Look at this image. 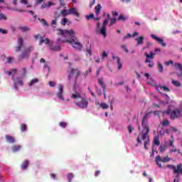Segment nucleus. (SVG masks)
<instances>
[{
  "label": "nucleus",
  "mask_w": 182,
  "mask_h": 182,
  "mask_svg": "<svg viewBox=\"0 0 182 182\" xmlns=\"http://www.w3.org/2000/svg\"><path fill=\"white\" fill-rule=\"evenodd\" d=\"M172 85L176 87H181V83L177 80H172Z\"/></svg>",
  "instance_id": "nucleus-32"
},
{
  "label": "nucleus",
  "mask_w": 182,
  "mask_h": 182,
  "mask_svg": "<svg viewBox=\"0 0 182 182\" xmlns=\"http://www.w3.org/2000/svg\"><path fill=\"white\" fill-rule=\"evenodd\" d=\"M18 85H19V86L23 85V82L22 81V77H18L16 78V81L14 80V87L16 90H18Z\"/></svg>",
  "instance_id": "nucleus-16"
},
{
  "label": "nucleus",
  "mask_w": 182,
  "mask_h": 182,
  "mask_svg": "<svg viewBox=\"0 0 182 182\" xmlns=\"http://www.w3.org/2000/svg\"><path fill=\"white\" fill-rule=\"evenodd\" d=\"M110 20V14L107 15V18L102 23V26L100 31V33L103 35L104 38L107 36V33H106V27L107 26V23H109V21Z\"/></svg>",
  "instance_id": "nucleus-8"
},
{
  "label": "nucleus",
  "mask_w": 182,
  "mask_h": 182,
  "mask_svg": "<svg viewBox=\"0 0 182 182\" xmlns=\"http://www.w3.org/2000/svg\"><path fill=\"white\" fill-rule=\"evenodd\" d=\"M100 107L103 109L104 110H106V109H109V105L105 102H102L100 105Z\"/></svg>",
  "instance_id": "nucleus-38"
},
{
  "label": "nucleus",
  "mask_w": 182,
  "mask_h": 182,
  "mask_svg": "<svg viewBox=\"0 0 182 182\" xmlns=\"http://www.w3.org/2000/svg\"><path fill=\"white\" fill-rule=\"evenodd\" d=\"M60 15L65 18V16H68V15H70L69 14V9H63L61 11H60Z\"/></svg>",
  "instance_id": "nucleus-26"
},
{
  "label": "nucleus",
  "mask_w": 182,
  "mask_h": 182,
  "mask_svg": "<svg viewBox=\"0 0 182 182\" xmlns=\"http://www.w3.org/2000/svg\"><path fill=\"white\" fill-rule=\"evenodd\" d=\"M171 160V159H170L168 156L161 158L160 155H158L155 158L156 164H157L159 168H163V166H161L160 161H161L162 163H168V161H170Z\"/></svg>",
  "instance_id": "nucleus-7"
},
{
  "label": "nucleus",
  "mask_w": 182,
  "mask_h": 182,
  "mask_svg": "<svg viewBox=\"0 0 182 182\" xmlns=\"http://www.w3.org/2000/svg\"><path fill=\"white\" fill-rule=\"evenodd\" d=\"M117 62L118 63V70H120V69H122L123 65L122 64V60L120 59V58L117 57Z\"/></svg>",
  "instance_id": "nucleus-30"
},
{
  "label": "nucleus",
  "mask_w": 182,
  "mask_h": 182,
  "mask_svg": "<svg viewBox=\"0 0 182 182\" xmlns=\"http://www.w3.org/2000/svg\"><path fill=\"white\" fill-rule=\"evenodd\" d=\"M170 124V121L168 119H164L162 122V125L164 126H168Z\"/></svg>",
  "instance_id": "nucleus-47"
},
{
  "label": "nucleus",
  "mask_w": 182,
  "mask_h": 182,
  "mask_svg": "<svg viewBox=\"0 0 182 182\" xmlns=\"http://www.w3.org/2000/svg\"><path fill=\"white\" fill-rule=\"evenodd\" d=\"M149 132H141L139 136H141V140H144V147L145 150H147V146L150 144V136H149Z\"/></svg>",
  "instance_id": "nucleus-9"
},
{
  "label": "nucleus",
  "mask_w": 182,
  "mask_h": 182,
  "mask_svg": "<svg viewBox=\"0 0 182 182\" xmlns=\"http://www.w3.org/2000/svg\"><path fill=\"white\" fill-rule=\"evenodd\" d=\"M127 19V18H126L123 15H119V18H118V21H126Z\"/></svg>",
  "instance_id": "nucleus-44"
},
{
  "label": "nucleus",
  "mask_w": 182,
  "mask_h": 182,
  "mask_svg": "<svg viewBox=\"0 0 182 182\" xmlns=\"http://www.w3.org/2000/svg\"><path fill=\"white\" fill-rule=\"evenodd\" d=\"M42 37V36H41L40 34H37L34 36V39L36 41H38V39H41V38Z\"/></svg>",
  "instance_id": "nucleus-56"
},
{
  "label": "nucleus",
  "mask_w": 182,
  "mask_h": 182,
  "mask_svg": "<svg viewBox=\"0 0 182 182\" xmlns=\"http://www.w3.org/2000/svg\"><path fill=\"white\" fill-rule=\"evenodd\" d=\"M167 149V146H166V145L164 146H161L159 147V151L160 153H163V151H165V150Z\"/></svg>",
  "instance_id": "nucleus-43"
},
{
  "label": "nucleus",
  "mask_w": 182,
  "mask_h": 182,
  "mask_svg": "<svg viewBox=\"0 0 182 182\" xmlns=\"http://www.w3.org/2000/svg\"><path fill=\"white\" fill-rule=\"evenodd\" d=\"M117 21V19H116V18H110L109 26H112V25H114Z\"/></svg>",
  "instance_id": "nucleus-41"
},
{
  "label": "nucleus",
  "mask_w": 182,
  "mask_h": 182,
  "mask_svg": "<svg viewBox=\"0 0 182 182\" xmlns=\"http://www.w3.org/2000/svg\"><path fill=\"white\" fill-rule=\"evenodd\" d=\"M122 48L124 50V52H126V53H129V49H127L126 45H122Z\"/></svg>",
  "instance_id": "nucleus-49"
},
{
  "label": "nucleus",
  "mask_w": 182,
  "mask_h": 182,
  "mask_svg": "<svg viewBox=\"0 0 182 182\" xmlns=\"http://www.w3.org/2000/svg\"><path fill=\"white\" fill-rule=\"evenodd\" d=\"M149 114H150V113H146L142 118V133H150V127H149Z\"/></svg>",
  "instance_id": "nucleus-6"
},
{
  "label": "nucleus",
  "mask_w": 182,
  "mask_h": 182,
  "mask_svg": "<svg viewBox=\"0 0 182 182\" xmlns=\"http://www.w3.org/2000/svg\"><path fill=\"white\" fill-rule=\"evenodd\" d=\"M113 103H114V98H112L111 100H110V109L111 110H113Z\"/></svg>",
  "instance_id": "nucleus-50"
},
{
  "label": "nucleus",
  "mask_w": 182,
  "mask_h": 182,
  "mask_svg": "<svg viewBox=\"0 0 182 182\" xmlns=\"http://www.w3.org/2000/svg\"><path fill=\"white\" fill-rule=\"evenodd\" d=\"M164 168H170L173 170V174H177L176 177H180V174H182V164H178L177 166L171 164H168L164 166Z\"/></svg>",
  "instance_id": "nucleus-5"
},
{
  "label": "nucleus",
  "mask_w": 182,
  "mask_h": 182,
  "mask_svg": "<svg viewBox=\"0 0 182 182\" xmlns=\"http://www.w3.org/2000/svg\"><path fill=\"white\" fill-rule=\"evenodd\" d=\"M100 175V171H96L95 173V177H97Z\"/></svg>",
  "instance_id": "nucleus-64"
},
{
  "label": "nucleus",
  "mask_w": 182,
  "mask_h": 182,
  "mask_svg": "<svg viewBox=\"0 0 182 182\" xmlns=\"http://www.w3.org/2000/svg\"><path fill=\"white\" fill-rule=\"evenodd\" d=\"M132 36L130 33H128L126 36H124L123 39L124 41H126V39H127L128 38H132Z\"/></svg>",
  "instance_id": "nucleus-60"
},
{
  "label": "nucleus",
  "mask_w": 182,
  "mask_h": 182,
  "mask_svg": "<svg viewBox=\"0 0 182 182\" xmlns=\"http://www.w3.org/2000/svg\"><path fill=\"white\" fill-rule=\"evenodd\" d=\"M144 39V36H139V38H136V41H137V45H143Z\"/></svg>",
  "instance_id": "nucleus-29"
},
{
  "label": "nucleus",
  "mask_w": 182,
  "mask_h": 182,
  "mask_svg": "<svg viewBox=\"0 0 182 182\" xmlns=\"http://www.w3.org/2000/svg\"><path fill=\"white\" fill-rule=\"evenodd\" d=\"M68 12L70 15H74V16H77V18H79L80 16V14H79V12H77V10L75 8L68 9Z\"/></svg>",
  "instance_id": "nucleus-17"
},
{
  "label": "nucleus",
  "mask_w": 182,
  "mask_h": 182,
  "mask_svg": "<svg viewBox=\"0 0 182 182\" xmlns=\"http://www.w3.org/2000/svg\"><path fill=\"white\" fill-rule=\"evenodd\" d=\"M29 166V161L26 160L21 164V170H26Z\"/></svg>",
  "instance_id": "nucleus-23"
},
{
  "label": "nucleus",
  "mask_w": 182,
  "mask_h": 182,
  "mask_svg": "<svg viewBox=\"0 0 182 182\" xmlns=\"http://www.w3.org/2000/svg\"><path fill=\"white\" fill-rule=\"evenodd\" d=\"M144 55L147 59H154V56H156V53H154L153 51H151V53L149 55L147 53H144Z\"/></svg>",
  "instance_id": "nucleus-24"
},
{
  "label": "nucleus",
  "mask_w": 182,
  "mask_h": 182,
  "mask_svg": "<svg viewBox=\"0 0 182 182\" xmlns=\"http://www.w3.org/2000/svg\"><path fill=\"white\" fill-rule=\"evenodd\" d=\"M68 80H74L76 82L77 77L80 76V70L77 68H70L67 71Z\"/></svg>",
  "instance_id": "nucleus-3"
},
{
  "label": "nucleus",
  "mask_w": 182,
  "mask_h": 182,
  "mask_svg": "<svg viewBox=\"0 0 182 182\" xmlns=\"http://www.w3.org/2000/svg\"><path fill=\"white\" fill-rule=\"evenodd\" d=\"M98 85H100L104 93V97L106 99V84L105 83V81H103V78L98 79Z\"/></svg>",
  "instance_id": "nucleus-13"
},
{
  "label": "nucleus",
  "mask_w": 182,
  "mask_h": 182,
  "mask_svg": "<svg viewBox=\"0 0 182 182\" xmlns=\"http://www.w3.org/2000/svg\"><path fill=\"white\" fill-rule=\"evenodd\" d=\"M33 49H34L33 46H31L27 48H26L25 50L27 51V53H29V55H31V53L32 52V50H33Z\"/></svg>",
  "instance_id": "nucleus-40"
},
{
  "label": "nucleus",
  "mask_w": 182,
  "mask_h": 182,
  "mask_svg": "<svg viewBox=\"0 0 182 182\" xmlns=\"http://www.w3.org/2000/svg\"><path fill=\"white\" fill-rule=\"evenodd\" d=\"M166 114L170 115L171 120H176V119H178V117L181 116L182 109L176 108L174 110H171V109L168 107L166 111Z\"/></svg>",
  "instance_id": "nucleus-4"
},
{
  "label": "nucleus",
  "mask_w": 182,
  "mask_h": 182,
  "mask_svg": "<svg viewBox=\"0 0 182 182\" xmlns=\"http://www.w3.org/2000/svg\"><path fill=\"white\" fill-rule=\"evenodd\" d=\"M80 100L75 102L76 105L78 106V107H80L81 109H86L87 107L89 102H87V100L81 97L80 98Z\"/></svg>",
  "instance_id": "nucleus-10"
},
{
  "label": "nucleus",
  "mask_w": 182,
  "mask_h": 182,
  "mask_svg": "<svg viewBox=\"0 0 182 182\" xmlns=\"http://www.w3.org/2000/svg\"><path fill=\"white\" fill-rule=\"evenodd\" d=\"M18 29H20V31L22 32H28V31H31V28H29L28 26H20Z\"/></svg>",
  "instance_id": "nucleus-34"
},
{
  "label": "nucleus",
  "mask_w": 182,
  "mask_h": 182,
  "mask_svg": "<svg viewBox=\"0 0 182 182\" xmlns=\"http://www.w3.org/2000/svg\"><path fill=\"white\" fill-rule=\"evenodd\" d=\"M7 62L8 63H12V62H14V57L7 58Z\"/></svg>",
  "instance_id": "nucleus-53"
},
{
  "label": "nucleus",
  "mask_w": 182,
  "mask_h": 182,
  "mask_svg": "<svg viewBox=\"0 0 182 182\" xmlns=\"http://www.w3.org/2000/svg\"><path fill=\"white\" fill-rule=\"evenodd\" d=\"M128 130H129V133H132L134 129L132 126H128Z\"/></svg>",
  "instance_id": "nucleus-58"
},
{
  "label": "nucleus",
  "mask_w": 182,
  "mask_h": 182,
  "mask_svg": "<svg viewBox=\"0 0 182 182\" xmlns=\"http://www.w3.org/2000/svg\"><path fill=\"white\" fill-rule=\"evenodd\" d=\"M39 82V80L38 78L33 79L28 84V86H33L35 83H38Z\"/></svg>",
  "instance_id": "nucleus-35"
},
{
  "label": "nucleus",
  "mask_w": 182,
  "mask_h": 182,
  "mask_svg": "<svg viewBox=\"0 0 182 182\" xmlns=\"http://www.w3.org/2000/svg\"><path fill=\"white\" fill-rule=\"evenodd\" d=\"M154 143L156 146H160V136L159 135L154 136Z\"/></svg>",
  "instance_id": "nucleus-25"
},
{
  "label": "nucleus",
  "mask_w": 182,
  "mask_h": 182,
  "mask_svg": "<svg viewBox=\"0 0 182 182\" xmlns=\"http://www.w3.org/2000/svg\"><path fill=\"white\" fill-rule=\"evenodd\" d=\"M22 48H23V38H22V37H18V45L16 47V52H21Z\"/></svg>",
  "instance_id": "nucleus-12"
},
{
  "label": "nucleus",
  "mask_w": 182,
  "mask_h": 182,
  "mask_svg": "<svg viewBox=\"0 0 182 182\" xmlns=\"http://www.w3.org/2000/svg\"><path fill=\"white\" fill-rule=\"evenodd\" d=\"M46 68L48 69V72H50V68H49V66H48V64H44L43 69H44L45 70Z\"/></svg>",
  "instance_id": "nucleus-55"
},
{
  "label": "nucleus",
  "mask_w": 182,
  "mask_h": 182,
  "mask_svg": "<svg viewBox=\"0 0 182 182\" xmlns=\"http://www.w3.org/2000/svg\"><path fill=\"white\" fill-rule=\"evenodd\" d=\"M50 49L53 51L60 50V46H50Z\"/></svg>",
  "instance_id": "nucleus-31"
},
{
  "label": "nucleus",
  "mask_w": 182,
  "mask_h": 182,
  "mask_svg": "<svg viewBox=\"0 0 182 182\" xmlns=\"http://www.w3.org/2000/svg\"><path fill=\"white\" fill-rule=\"evenodd\" d=\"M165 65L166 66H168V65H174V62L173 60L166 61L165 62Z\"/></svg>",
  "instance_id": "nucleus-52"
},
{
  "label": "nucleus",
  "mask_w": 182,
  "mask_h": 182,
  "mask_svg": "<svg viewBox=\"0 0 182 182\" xmlns=\"http://www.w3.org/2000/svg\"><path fill=\"white\" fill-rule=\"evenodd\" d=\"M21 3L27 5V8H31V4H28V0H21Z\"/></svg>",
  "instance_id": "nucleus-46"
},
{
  "label": "nucleus",
  "mask_w": 182,
  "mask_h": 182,
  "mask_svg": "<svg viewBox=\"0 0 182 182\" xmlns=\"http://www.w3.org/2000/svg\"><path fill=\"white\" fill-rule=\"evenodd\" d=\"M16 72H18V70H16L15 68H12L10 71H5L4 73L8 75L9 76H11V80L13 81H15L14 76H15Z\"/></svg>",
  "instance_id": "nucleus-15"
},
{
  "label": "nucleus",
  "mask_w": 182,
  "mask_h": 182,
  "mask_svg": "<svg viewBox=\"0 0 182 182\" xmlns=\"http://www.w3.org/2000/svg\"><path fill=\"white\" fill-rule=\"evenodd\" d=\"M66 23H68V18H63V20L61 21V24L63 25V26H65Z\"/></svg>",
  "instance_id": "nucleus-48"
},
{
  "label": "nucleus",
  "mask_w": 182,
  "mask_h": 182,
  "mask_svg": "<svg viewBox=\"0 0 182 182\" xmlns=\"http://www.w3.org/2000/svg\"><path fill=\"white\" fill-rule=\"evenodd\" d=\"M6 140L8 143H15V138L11 135H6Z\"/></svg>",
  "instance_id": "nucleus-21"
},
{
  "label": "nucleus",
  "mask_w": 182,
  "mask_h": 182,
  "mask_svg": "<svg viewBox=\"0 0 182 182\" xmlns=\"http://www.w3.org/2000/svg\"><path fill=\"white\" fill-rule=\"evenodd\" d=\"M101 11H102V5L97 4V6H95V14H96V15H99L100 14Z\"/></svg>",
  "instance_id": "nucleus-27"
},
{
  "label": "nucleus",
  "mask_w": 182,
  "mask_h": 182,
  "mask_svg": "<svg viewBox=\"0 0 182 182\" xmlns=\"http://www.w3.org/2000/svg\"><path fill=\"white\" fill-rule=\"evenodd\" d=\"M158 68L159 69V72L163 73V65H161V63H158Z\"/></svg>",
  "instance_id": "nucleus-51"
},
{
  "label": "nucleus",
  "mask_w": 182,
  "mask_h": 182,
  "mask_svg": "<svg viewBox=\"0 0 182 182\" xmlns=\"http://www.w3.org/2000/svg\"><path fill=\"white\" fill-rule=\"evenodd\" d=\"M93 16H95L94 15H93V14H90L89 16H86V18H87V19H92V18H93Z\"/></svg>",
  "instance_id": "nucleus-61"
},
{
  "label": "nucleus",
  "mask_w": 182,
  "mask_h": 182,
  "mask_svg": "<svg viewBox=\"0 0 182 182\" xmlns=\"http://www.w3.org/2000/svg\"><path fill=\"white\" fill-rule=\"evenodd\" d=\"M156 90H158L159 93L160 94L162 93L161 91L160 90H163V92H170V90L168 87L166 86H161V85L156 87Z\"/></svg>",
  "instance_id": "nucleus-19"
},
{
  "label": "nucleus",
  "mask_w": 182,
  "mask_h": 182,
  "mask_svg": "<svg viewBox=\"0 0 182 182\" xmlns=\"http://www.w3.org/2000/svg\"><path fill=\"white\" fill-rule=\"evenodd\" d=\"M22 149L21 145H14L11 147V150L14 153H16V151H19Z\"/></svg>",
  "instance_id": "nucleus-22"
},
{
  "label": "nucleus",
  "mask_w": 182,
  "mask_h": 182,
  "mask_svg": "<svg viewBox=\"0 0 182 182\" xmlns=\"http://www.w3.org/2000/svg\"><path fill=\"white\" fill-rule=\"evenodd\" d=\"M20 129L22 132H26V130H28V125L25 124H21L20 126Z\"/></svg>",
  "instance_id": "nucleus-39"
},
{
  "label": "nucleus",
  "mask_w": 182,
  "mask_h": 182,
  "mask_svg": "<svg viewBox=\"0 0 182 182\" xmlns=\"http://www.w3.org/2000/svg\"><path fill=\"white\" fill-rule=\"evenodd\" d=\"M75 177V175H73V173H69L67 175V178L68 180V182H72V178H73Z\"/></svg>",
  "instance_id": "nucleus-37"
},
{
  "label": "nucleus",
  "mask_w": 182,
  "mask_h": 182,
  "mask_svg": "<svg viewBox=\"0 0 182 182\" xmlns=\"http://www.w3.org/2000/svg\"><path fill=\"white\" fill-rule=\"evenodd\" d=\"M170 153H178V154H181L182 156L181 151L180 149H177L176 147H173L171 149L169 150Z\"/></svg>",
  "instance_id": "nucleus-28"
},
{
  "label": "nucleus",
  "mask_w": 182,
  "mask_h": 182,
  "mask_svg": "<svg viewBox=\"0 0 182 182\" xmlns=\"http://www.w3.org/2000/svg\"><path fill=\"white\" fill-rule=\"evenodd\" d=\"M102 58H107V53L106 51H104L102 54Z\"/></svg>",
  "instance_id": "nucleus-62"
},
{
  "label": "nucleus",
  "mask_w": 182,
  "mask_h": 182,
  "mask_svg": "<svg viewBox=\"0 0 182 182\" xmlns=\"http://www.w3.org/2000/svg\"><path fill=\"white\" fill-rule=\"evenodd\" d=\"M29 53H28L26 50L19 55L18 60H22L23 59H28L29 58Z\"/></svg>",
  "instance_id": "nucleus-18"
},
{
  "label": "nucleus",
  "mask_w": 182,
  "mask_h": 182,
  "mask_svg": "<svg viewBox=\"0 0 182 182\" xmlns=\"http://www.w3.org/2000/svg\"><path fill=\"white\" fill-rule=\"evenodd\" d=\"M151 38H152V39H154L155 41H156V42H159V43H160L163 48H166V46H167V44L166 43H164V40H163V38H160L159 37H157L154 34H151Z\"/></svg>",
  "instance_id": "nucleus-11"
},
{
  "label": "nucleus",
  "mask_w": 182,
  "mask_h": 182,
  "mask_svg": "<svg viewBox=\"0 0 182 182\" xmlns=\"http://www.w3.org/2000/svg\"><path fill=\"white\" fill-rule=\"evenodd\" d=\"M63 85H60V86H58V92L57 93V96L58 97V99H60V100H65V98H63Z\"/></svg>",
  "instance_id": "nucleus-14"
},
{
  "label": "nucleus",
  "mask_w": 182,
  "mask_h": 182,
  "mask_svg": "<svg viewBox=\"0 0 182 182\" xmlns=\"http://www.w3.org/2000/svg\"><path fill=\"white\" fill-rule=\"evenodd\" d=\"M53 5V4L50 1H48L47 4H42L41 9H45V8H49V6Z\"/></svg>",
  "instance_id": "nucleus-36"
},
{
  "label": "nucleus",
  "mask_w": 182,
  "mask_h": 182,
  "mask_svg": "<svg viewBox=\"0 0 182 182\" xmlns=\"http://www.w3.org/2000/svg\"><path fill=\"white\" fill-rule=\"evenodd\" d=\"M6 19H8L6 16H5V14L1 13L0 14V21H6Z\"/></svg>",
  "instance_id": "nucleus-42"
},
{
  "label": "nucleus",
  "mask_w": 182,
  "mask_h": 182,
  "mask_svg": "<svg viewBox=\"0 0 182 182\" xmlns=\"http://www.w3.org/2000/svg\"><path fill=\"white\" fill-rule=\"evenodd\" d=\"M70 39H66V40H62V38H58L57 43H70L71 46H73L75 49H77V50H82L83 46H82V43L79 42V41H76V36L75 35L74 31V37H69Z\"/></svg>",
  "instance_id": "nucleus-1"
},
{
  "label": "nucleus",
  "mask_w": 182,
  "mask_h": 182,
  "mask_svg": "<svg viewBox=\"0 0 182 182\" xmlns=\"http://www.w3.org/2000/svg\"><path fill=\"white\" fill-rule=\"evenodd\" d=\"M39 22L43 25V26H49V24L48 23V21L43 18H38Z\"/></svg>",
  "instance_id": "nucleus-33"
},
{
  "label": "nucleus",
  "mask_w": 182,
  "mask_h": 182,
  "mask_svg": "<svg viewBox=\"0 0 182 182\" xmlns=\"http://www.w3.org/2000/svg\"><path fill=\"white\" fill-rule=\"evenodd\" d=\"M87 52L90 54V56H92V49L90 48H87Z\"/></svg>",
  "instance_id": "nucleus-63"
},
{
  "label": "nucleus",
  "mask_w": 182,
  "mask_h": 182,
  "mask_svg": "<svg viewBox=\"0 0 182 182\" xmlns=\"http://www.w3.org/2000/svg\"><path fill=\"white\" fill-rule=\"evenodd\" d=\"M56 34L58 36H63L65 39H69V38H75V31L73 30H63L60 28L56 29Z\"/></svg>",
  "instance_id": "nucleus-2"
},
{
  "label": "nucleus",
  "mask_w": 182,
  "mask_h": 182,
  "mask_svg": "<svg viewBox=\"0 0 182 182\" xmlns=\"http://www.w3.org/2000/svg\"><path fill=\"white\" fill-rule=\"evenodd\" d=\"M0 33H3V35H6V33H8V31L0 28Z\"/></svg>",
  "instance_id": "nucleus-54"
},
{
  "label": "nucleus",
  "mask_w": 182,
  "mask_h": 182,
  "mask_svg": "<svg viewBox=\"0 0 182 182\" xmlns=\"http://www.w3.org/2000/svg\"><path fill=\"white\" fill-rule=\"evenodd\" d=\"M42 43H45V39H43V37H40V42L39 45H42Z\"/></svg>",
  "instance_id": "nucleus-57"
},
{
  "label": "nucleus",
  "mask_w": 182,
  "mask_h": 182,
  "mask_svg": "<svg viewBox=\"0 0 182 182\" xmlns=\"http://www.w3.org/2000/svg\"><path fill=\"white\" fill-rule=\"evenodd\" d=\"M73 90L75 94H72L71 97L73 99H80V93L79 92L76 91V85H74Z\"/></svg>",
  "instance_id": "nucleus-20"
},
{
  "label": "nucleus",
  "mask_w": 182,
  "mask_h": 182,
  "mask_svg": "<svg viewBox=\"0 0 182 182\" xmlns=\"http://www.w3.org/2000/svg\"><path fill=\"white\" fill-rule=\"evenodd\" d=\"M59 126H60V127H63V129H65V127H66L68 126V124L65 122H61L59 123Z\"/></svg>",
  "instance_id": "nucleus-45"
},
{
  "label": "nucleus",
  "mask_w": 182,
  "mask_h": 182,
  "mask_svg": "<svg viewBox=\"0 0 182 182\" xmlns=\"http://www.w3.org/2000/svg\"><path fill=\"white\" fill-rule=\"evenodd\" d=\"M58 23V18H55L51 21V25H57Z\"/></svg>",
  "instance_id": "nucleus-59"
}]
</instances>
